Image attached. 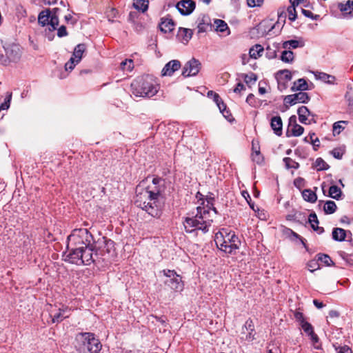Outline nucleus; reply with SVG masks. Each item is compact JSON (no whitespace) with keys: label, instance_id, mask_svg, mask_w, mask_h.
<instances>
[{"label":"nucleus","instance_id":"obj_1","mask_svg":"<svg viewBox=\"0 0 353 353\" xmlns=\"http://www.w3.org/2000/svg\"><path fill=\"white\" fill-rule=\"evenodd\" d=\"M68 245L74 244L77 247L66 256L65 261L76 265H90L95 263L92 245V236L87 229L75 230L68 237Z\"/></svg>","mask_w":353,"mask_h":353},{"label":"nucleus","instance_id":"obj_2","mask_svg":"<svg viewBox=\"0 0 353 353\" xmlns=\"http://www.w3.org/2000/svg\"><path fill=\"white\" fill-rule=\"evenodd\" d=\"M143 181L141 182L136 188L134 204L151 216L158 218L161 215L163 201H154L148 190L143 187Z\"/></svg>","mask_w":353,"mask_h":353},{"label":"nucleus","instance_id":"obj_3","mask_svg":"<svg viewBox=\"0 0 353 353\" xmlns=\"http://www.w3.org/2000/svg\"><path fill=\"white\" fill-rule=\"evenodd\" d=\"M158 89L154 78L150 74L137 77L131 83L132 93L135 97L150 98L157 93Z\"/></svg>","mask_w":353,"mask_h":353},{"label":"nucleus","instance_id":"obj_4","mask_svg":"<svg viewBox=\"0 0 353 353\" xmlns=\"http://www.w3.org/2000/svg\"><path fill=\"white\" fill-rule=\"evenodd\" d=\"M196 210L197 213L194 216L185 219L183 221L185 230L188 233H192L196 230H201L203 233H206L209 230L212 220L206 217L208 210L201 207H197Z\"/></svg>","mask_w":353,"mask_h":353},{"label":"nucleus","instance_id":"obj_5","mask_svg":"<svg viewBox=\"0 0 353 353\" xmlns=\"http://www.w3.org/2000/svg\"><path fill=\"white\" fill-rule=\"evenodd\" d=\"M74 346L77 353H99L102 347L99 339L90 332L79 333Z\"/></svg>","mask_w":353,"mask_h":353},{"label":"nucleus","instance_id":"obj_6","mask_svg":"<svg viewBox=\"0 0 353 353\" xmlns=\"http://www.w3.org/2000/svg\"><path fill=\"white\" fill-rule=\"evenodd\" d=\"M164 274L168 277L165 281V284L176 292L182 291L183 283L180 275L177 274L174 270H164Z\"/></svg>","mask_w":353,"mask_h":353},{"label":"nucleus","instance_id":"obj_7","mask_svg":"<svg viewBox=\"0 0 353 353\" xmlns=\"http://www.w3.org/2000/svg\"><path fill=\"white\" fill-rule=\"evenodd\" d=\"M163 182V180L161 178L156 176L152 179V184L145 188L152 195V199H154V201H163L162 193L164 191V185L161 184Z\"/></svg>","mask_w":353,"mask_h":353},{"label":"nucleus","instance_id":"obj_8","mask_svg":"<svg viewBox=\"0 0 353 353\" xmlns=\"http://www.w3.org/2000/svg\"><path fill=\"white\" fill-rule=\"evenodd\" d=\"M49 306L50 308L48 310L52 323H59L70 316V310L66 306L62 305L61 307H57L56 305L53 306L52 305Z\"/></svg>","mask_w":353,"mask_h":353},{"label":"nucleus","instance_id":"obj_9","mask_svg":"<svg viewBox=\"0 0 353 353\" xmlns=\"http://www.w3.org/2000/svg\"><path fill=\"white\" fill-rule=\"evenodd\" d=\"M201 68V62L195 58H192L184 65L181 74L184 77L196 76L199 72Z\"/></svg>","mask_w":353,"mask_h":353},{"label":"nucleus","instance_id":"obj_10","mask_svg":"<svg viewBox=\"0 0 353 353\" xmlns=\"http://www.w3.org/2000/svg\"><path fill=\"white\" fill-rule=\"evenodd\" d=\"M6 55L10 62L17 63L18 62L21 57V51L19 45L17 44H8L6 46H3Z\"/></svg>","mask_w":353,"mask_h":353},{"label":"nucleus","instance_id":"obj_11","mask_svg":"<svg viewBox=\"0 0 353 353\" xmlns=\"http://www.w3.org/2000/svg\"><path fill=\"white\" fill-rule=\"evenodd\" d=\"M196 7V3L193 0H181L179 1L176 8L181 14L187 16L190 14Z\"/></svg>","mask_w":353,"mask_h":353},{"label":"nucleus","instance_id":"obj_12","mask_svg":"<svg viewBox=\"0 0 353 353\" xmlns=\"http://www.w3.org/2000/svg\"><path fill=\"white\" fill-rule=\"evenodd\" d=\"M181 66L179 60L174 59L168 62L161 70L162 76L171 77L174 72L179 70Z\"/></svg>","mask_w":353,"mask_h":353},{"label":"nucleus","instance_id":"obj_13","mask_svg":"<svg viewBox=\"0 0 353 353\" xmlns=\"http://www.w3.org/2000/svg\"><path fill=\"white\" fill-rule=\"evenodd\" d=\"M215 242L216 246L221 250L226 253H232L233 252V249L232 248L230 242L228 241L226 236H223V235L221 233V236H219L218 234L216 235Z\"/></svg>","mask_w":353,"mask_h":353},{"label":"nucleus","instance_id":"obj_14","mask_svg":"<svg viewBox=\"0 0 353 353\" xmlns=\"http://www.w3.org/2000/svg\"><path fill=\"white\" fill-rule=\"evenodd\" d=\"M198 33H203L212 29L211 21L208 15L203 14L197 19Z\"/></svg>","mask_w":353,"mask_h":353},{"label":"nucleus","instance_id":"obj_15","mask_svg":"<svg viewBox=\"0 0 353 353\" xmlns=\"http://www.w3.org/2000/svg\"><path fill=\"white\" fill-rule=\"evenodd\" d=\"M270 126L276 135L281 136L283 132V122L280 116H275L271 119Z\"/></svg>","mask_w":353,"mask_h":353},{"label":"nucleus","instance_id":"obj_16","mask_svg":"<svg viewBox=\"0 0 353 353\" xmlns=\"http://www.w3.org/2000/svg\"><path fill=\"white\" fill-rule=\"evenodd\" d=\"M307 222L310 224L313 230L316 232L318 234H321L324 232V228L318 225L319 221L315 212H312L309 215L308 220L305 221L306 223Z\"/></svg>","mask_w":353,"mask_h":353},{"label":"nucleus","instance_id":"obj_17","mask_svg":"<svg viewBox=\"0 0 353 353\" xmlns=\"http://www.w3.org/2000/svg\"><path fill=\"white\" fill-rule=\"evenodd\" d=\"M174 22L172 19L162 18L159 23V28L165 33L172 32L174 28Z\"/></svg>","mask_w":353,"mask_h":353},{"label":"nucleus","instance_id":"obj_18","mask_svg":"<svg viewBox=\"0 0 353 353\" xmlns=\"http://www.w3.org/2000/svg\"><path fill=\"white\" fill-rule=\"evenodd\" d=\"M192 34L193 32L191 29L179 28L177 33V37L179 39H181L182 42L187 43L192 38Z\"/></svg>","mask_w":353,"mask_h":353},{"label":"nucleus","instance_id":"obj_19","mask_svg":"<svg viewBox=\"0 0 353 353\" xmlns=\"http://www.w3.org/2000/svg\"><path fill=\"white\" fill-rule=\"evenodd\" d=\"M309 90L308 84L306 80L303 78L299 79L294 81L293 85L291 87V91H305Z\"/></svg>","mask_w":353,"mask_h":353},{"label":"nucleus","instance_id":"obj_20","mask_svg":"<svg viewBox=\"0 0 353 353\" xmlns=\"http://www.w3.org/2000/svg\"><path fill=\"white\" fill-rule=\"evenodd\" d=\"M321 203H323V211L326 214H333L336 210V205L333 201H327L325 203L323 201H319V205H321Z\"/></svg>","mask_w":353,"mask_h":353},{"label":"nucleus","instance_id":"obj_21","mask_svg":"<svg viewBox=\"0 0 353 353\" xmlns=\"http://www.w3.org/2000/svg\"><path fill=\"white\" fill-rule=\"evenodd\" d=\"M346 230L340 228H334L332 230V239L336 241H343L346 237Z\"/></svg>","mask_w":353,"mask_h":353},{"label":"nucleus","instance_id":"obj_22","mask_svg":"<svg viewBox=\"0 0 353 353\" xmlns=\"http://www.w3.org/2000/svg\"><path fill=\"white\" fill-rule=\"evenodd\" d=\"M304 43L302 41L298 40H289L284 41L282 44V47L284 49H288L290 50L291 49H296L299 47H303Z\"/></svg>","mask_w":353,"mask_h":353},{"label":"nucleus","instance_id":"obj_23","mask_svg":"<svg viewBox=\"0 0 353 353\" xmlns=\"http://www.w3.org/2000/svg\"><path fill=\"white\" fill-rule=\"evenodd\" d=\"M51 12L49 9L41 11L38 17V22L42 26H45L46 25L49 23V19L50 17Z\"/></svg>","mask_w":353,"mask_h":353},{"label":"nucleus","instance_id":"obj_24","mask_svg":"<svg viewBox=\"0 0 353 353\" xmlns=\"http://www.w3.org/2000/svg\"><path fill=\"white\" fill-rule=\"evenodd\" d=\"M303 199L310 203H315L317 200V196L314 192L310 189H305L302 192Z\"/></svg>","mask_w":353,"mask_h":353},{"label":"nucleus","instance_id":"obj_25","mask_svg":"<svg viewBox=\"0 0 353 353\" xmlns=\"http://www.w3.org/2000/svg\"><path fill=\"white\" fill-rule=\"evenodd\" d=\"M149 5L148 0H133V7L142 12H145Z\"/></svg>","mask_w":353,"mask_h":353},{"label":"nucleus","instance_id":"obj_26","mask_svg":"<svg viewBox=\"0 0 353 353\" xmlns=\"http://www.w3.org/2000/svg\"><path fill=\"white\" fill-rule=\"evenodd\" d=\"M85 45L81 44V43L78 44L75 47L72 57L74 58L76 63H79L81 61V59L82 58L83 53L85 51Z\"/></svg>","mask_w":353,"mask_h":353},{"label":"nucleus","instance_id":"obj_27","mask_svg":"<svg viewBox=\"0 0 353 353\" xmlns=\"http://www.w3.org/2000/svg\"><path fill=\"white\" fill-rule=\"evenodd\" d=\"M280 59L284 63H292L294 59V52L288 49H285V50L281 52Z\"/></svg>","mask_w":353,"mask_h":353},{"label":"nucleus","instance_id":"obj_28","mask_svg":"<svg viewBox=\"0 0 353 353\" xmlns=\"http://www.w3.org/2000/svg\"><path fill=\"white\" fill-rule=\"evenodd\" d=\"M264 49L263 47L260 44H256L250 48L249 54L250 57L254 59H257L261 57Z\"/></svg>","mask_w":353,"mask_h":353},{"label":"nucleus","instance_id":"obj_29","mask_svg":"<svg viewBox=\"0 0 353 353\" xmlns=\"http://www.w3.org/2000/svg\"><path fill=\"white\" fill-rule=\"evenodd\" d=\"M245 327L248 331H249V333L247 336V339L250 341L254 340V325L253 321L251 319H248L245 323Z\"/></svg>","mask_w":353,"mask_h":353},{"label":"nucleus","instance_id":"obj_30","mask_svg":"<svg viewBox=\"0 0 353 353\" xmlns=\"http://www.w3.org/2000/svg\"><path fill=\"white\" fill-rule=\"evenodd\" d=\"M316 263H322L323 265H334L330 256L326 254H318L316 256Z\"/></svg>","mask_w":353,"mask_h":353},{"label":"nucleus","instance_id":"obj_31","mask_svg":"<svg viewBox=\"0 0 353 353\" xmlns=\"http://www.w3.org/2000/svg\"><path fill=\"white\" fill-rule=\"evenodd\" d=\"M293 96L294 97V98L295 99L296 103H307L310 99V97L308 95V94L303 91H300L298 93L293 94Z\"/></svg>","mask_w":353,"mask_h":353},{"label":"nucleus","instance_id":"obj_32","mask_svg":"<svg viewBox=\"0 0 353 353\" xmlns=\"http://www.w3.org/2000/svg\"><path fill=\"white\" fill-rule=\"evenodd\" d=\"M225 236L228 239V241L230 242L231 245H232V248L233 249V250L239 248V245L241 243L240 241L239 240L238 236L234 234V232H230L227 234Z\"/></svg>","mask_w":353,"mask_h":353},{"label":"nucleus","instance_id":"obj_33","mask_svg":"<svg viewBox=\"0 0 353 353\" xmlns=\"http://www.w3.org/2000/svg\"><path fill=\"white\" fill-rule=\"evenodd\" d=\"M314 75L317 79H320V80L323 81V82L328 83H332L335 80V77L334 76L330 75L325 72H316L314 74Z\"/></svg>","mask_w":353,"mask_h":353},{"label":"nucleus","instance_id":"obj_34","mask_svg":"<svg viewBox=\"0 0 353 353\" xmlns=\"http://www.w3.org/2000/svg\"><path fill=\"white\" fill-rule=\"evenodd\" d=\"M292 127V128L291 129V134H289V130H288L286 132V136L288 137L290 136L299 137L304 132L303 127H302L301 125H300L297 123L293 124V125Z\"/></svg>","mask_w":353,"mask_h":353},{"label":"nucleus","instance_id":"obj_35","mask_svg":"<svg viewBox=\"0 0 353 353\" xmlns=\"http://www.w3.org/2000/svg\"><path fill=\"white\" fill-rule=\"evenodd\" d=\"M347 124V121H339L335 122L333 124V128H332L333 135L334 136L339 135L345 129V125Z\"/></svg>","mask_w":353,"mask_h":353},{"label":"nucleus","instance_id":"obj_36","mask_svg":"<svg viewBox=\"0 0 353 353\" xmlns=\"http://www.w3.org/2000/svg\"><path fill=\"white\" fill-rule=\"evenodd\" d=\"M341 190L335 185H331L329 189V196L336 200H339L341 196Z\"/></svg>","mask_w":353,"mask_h":353},{"label":"nucleus","instance_id":"obj_37","mask_svg":"<svg viewBox=\"0 0 353 353\" xmlns=\"http://www.w3.org/2000/svg\"><path fill=\"white\" fill-rule=\"evenodd\" d=\"M119 68L123 71L130 72L134 68V62L132 59H126L120 63Z\"/></svg>","mask_w":353,"mask_h":353},{"label":"nucleus","instance_id":"obj_38","mask_svg":"<svg viewBox=\"0 0 353 353\" xmlns=\"http://www.w3.org/2000/svg\"><path fill=\"white\" fill-rule=\"evenodd\" d=\"M336 353H353L352 349L346 345H341L338 343L332 344Z\"/></svg>","mask_w":353,"mask_h":353},{"label":"nucleus","instance_id":"obj_39","mask_svg":"<svg viewBox=\"0 0 353 353\" xmlns=\"http://www.w3.org/2000/svg\"><path fill=\"white\" fill-rule=\"evenodd\" d=\"M282 77L283 80L288 82L292 78V72L287 69L279 70L276 74V78Z\"/></svg>","mask_w":353,"mask_h":353},{"label":"nucleus","instance_id":"obj_40","mask_svg":"<svg viewBox=\"0 0 353 353\" xmlns=\"http://www.w3.org/2000/svg\"><path fill=\"white\" fill-rule=\"evenodd\" d=\"M314 166L319 171L327 170L330 168L329 165L322 158L320 157L316 159Z\"/></svg>","mask_w":353,"mask_h":353},{"label":"nucleus","instance_id":"obj_41","mask_svg":"<svg viewBox=\"0 0 353 353\" xmlns=\"http://www.w3.org/2000/svg\"><path fill=\"white\" fill-rule=\"evenodd\" d=\"M217 107L219 108L220 112L222 113L223 116L228 121H231L232 115L230 111L227 108L225 103L223 102V105L221 104H218Z\"/></svg>","mask_w":353,"mask_h":353},{"label":"nucleus","instance_id":"obj_42","mask_svg":"<svg viewBox=\"0 0 353 353\" xmlns=\"http://www.w3.org/2000/svg\"><path fill=\"white\" fill-rule=\"evenodd\" d=\"M285 168L287 169L294 168V169H298L299 168V163L293 159H292L290 157H285L283 159Z\"/></svg>","mask_w":353,"mask_h":353},{"label":"nucleus","instance_id":"obj_43","mask_svg":"<svg viewBox=\"0 0 353 353\" xmlns=\"http://www.w3.org/2000/svg\"><path fill=\"white\" fill-rule=\"evenodd\" d=\"M338 8L342 12H346L348 10L353 11V0H347L345 3H339Z\"/></svg>","mask_w":353,"mask_h":353},{"label":"nucleus","instance_id":"obj_44","mask_svg":"<svg viewBox=\"0 0 353 353\" xmlns=\"http://www.w3.org/2000/svg\"><path fill=\"white\" fill-rule=\"evenodd\" d=\"M214 23L216 25V30L220 32H225L228 29L227 23L221 19H215Z\"/></svg>","mask_w":353,"mask_h":353},{"label":"nucleus","instance_id":"obj_45","mask_svg":"<svg viewBox=\"0 0 353 353\" xmlns=\"http://www.w3.org/2000/svg\"><path fill=\"white\" fill-rule=\"evenodd\" d=\"M285 18H286V12L285 11V8H280L278 10V21L276 22V23L274 26H273L272 27V28H274L276 26V25L279 24L280 21H282V22H283L282 26H283V25L285 23Z\"/></svg>","mask_w":353,"mask_h":353},{"label":"nucleus","instance_id":"obj_46","mask_svg":"<svg viewBox=\"0 0 353 353\" xmlns=\"http://www.w3.org/2000/svg\"><path fill=\"white\" fill-rule=\"evenodd\" d=\"M243 79L247 84L254 83L257 81V75L253 72L243 74Z\"/></svg>","mask_w":353,"mask_h":353},{"label":"nucleus","instance_id":"obj_47","mask_svg":"<svg viewBox=\"0 0 353 353\" xmlns=\"http://www.w3.org/2000/svg\"><path fill=\"white\" fill-rule=\"evenodd\" d=\"M287 11L288 13L289 20H290L291 21H295L297 17L295 6L294 4H292L288 8Z\"/></svg>","mask_w":353,"mask_h":353},{"label":"nucleus","instance_id":"obj_48","mask_svg":"<svg viewBox=\"0 0 353 353\" xmlns=\"http://www.w3.org/2000/svg\"><path fill=\"white\" fill-rule=\"evenodd\" d=\"M302 329L303 330V331L309 336L310 334H311L312 332H314V329H313V327L312 325L308 323L307 321H304V322H302L301 323H300Z\"/></svg>","mask_w":353,"mask_h":353},{"label":"nucleus","instance_id":"obj_49","mask_svg":"<svg viewBox=\"0 0 353 353\" xmlns=\"http://www.w3.org/2000/svg\"><path fill=\"white\" fill-rule=\"evenodd\" d=\"M309 336L310 337V339L313 343L314 347L316 350H320L321 348V345H317V343L319 342V338L317 336V334H316L314 332L311 334H310Z\"/></svg>","mask_w":353,"mask_h":353},{"label":"nucleus","instance_id":"obj_50","mask_svg":"<svg viewBox=\"0 0 353 353\" xmlns=\"http://www.w3.org/2000/svg\"><path fill=\"white\" fill-rule=\"evenodd\" d=\"M314 136V132H310L308 137H310L311 143L313 145L314 150H317L318 148L320 146V141L318 138L314 139L313 137Z\"/></svg>","mask_w":353,"mask_h":353},{"label":"nucleus","instance_id":"obj_51","mask_svg":"<svg viewBox=\"0 0 353 353\" xmlns=\"http://www.w3.org/2000/svg\"><path fill=\"white\" fill-rule=\"evenodd\" d=\"M331 154L337 159H341L344 154V150L341 148H334L330 151Z\"/></svg>","mask_w":353,"mask_h":353},{"label":"nucleus","instance_id":"obj_52","mask_svg":"<svg viewBox=\"0 0 353 353\" xmlns=\"http://www.w3.org/2000/svg\"><path fill=\"white\" fill-rule=\"evenodd\" d=\"M52 27V30H55L59 25V18L57 15H51L49 19V23Z\"/></svg>","mask_w":353,"mask_h":353},{"label":"nucleus","instance_id":"obj_53","mask_svg":"<svg viewBox=\"0 0 353 353\" xmlns=\"http://www.w3.org/2000/svg\"><path fill=\"white\" fill-rule=\"evenodd\" d=\"M345 98L348 101L349 108L353 112V91L347 92Z\"/></svg>","mask_w":353,"mask_h":353},{"label":"nucleus","instance_id":"obj_54","mask_svg":"<svg viewBox=\"0 0 353 353\" xmlns=\"http://www.w3.org/2000/svg\"><path fill=\"white\" fill-rule=\"evenodd\" d=\"M294 97L293 96V94H289L285 96L283 99L285 105L289 104L290 105H294L296 104L295 99Z\"/></svg>","mask_w":353,"mask_h":353},{"label":"nucleus","instance_id":"obj_55","mask_svg":"<svg viewBox=\"0 0 353 353\" xmlns=\"http://www.w3.org/2000/svg\"><path fill=\"white\" fill-rule=\"evenodd\" d=\"M11 99V94H10L6 99L3 103L0 105V112L1 110H7L10 107V103Z\"/></svg>","mask_w":353,"mask_h":353},{"label":"nucleus","instance_id":"obj_56","mask_svg":"<svg viewBox=\"0 0 353 353\" xmlns=\"http://www.w3.org/2000/svg\"><path fill=\"white\" fill-rule=\"evenodd\" d=\"M74 58L71 57L70 60L65 64V70H72L73 68L75 66V64H77Z\"/></svg>","mask_w":353,"mask_h":353},{"label":"nucleus","instance_id":"obj_57","mask_svg":"<svg viewBox=\"0 0 353 353\" xmlns=\"http://www.w3.org/2000/svg\"><path fill=\"white\" fill-rule=\"evenodd\" d=\"M302 13L306 17H308V18H310L312 19H314V20H316L319 18V15L318 14H314L312 12H310V10H305V9H302Z\"/></svg>","mask_w":353,"mask_h":353},{"label":"nucleus","instance_id":"obj_58","mask_svg":"<svg viewBox=\"0 0 353 353\" xmlns=\"http://www.w3.org/2000/svg\"><path fill=\"white\" fill-rule=\"evenodd\" d=\"M294 185L296 188L301 190L305 185V180L301 177H298L294 180Z\"/></svg>","mask_w":353,"mask_h":353},{"label":"nucleus","instance_id":"obj_59","mask_svg":"<svg viewBox=\"0 0 353 353\" xmlns=\"http://www.w3.org/2000/svg\"><path fill=\"white\" fill-rule=\"evenodd\" d=\"M263 0H247V4L249 7L254 8L256 6H261Z\"/></svg>","mask_w":353,"mask_h":353},{"label":"nucleus","instance_id":"obj_60","mask_svg":"<svg viewBox=\"0 0 353 353\" xmlns=\"http://www.w3.org/2000/svg\"><path fill=\"white\" fill-rule=\"evenodd\" d=\"M266 57L268 59H274L276 57V52L275 50L271 49L270 46L266 48Z\"/></svg>","mask_w":353,"mask_h":353},{"label":"nucleus","instance_id":"obj_61","mask_svg":"<svg viewBox=\"0 0 353 353\" xmlns=\"http://www.w3.org/2000/svg\"><path fill=\"white\" fill-rule=\"evenodd\" d=\"M297 114L307 116L310 115L311 113L306 106H301L299 108V109L297 110Z\"/></svg>","mask_w":353,"mask_h":353},{"label":"nucleus","instance_id":"obj_62","mask_svg":"<svg viewBox=\"0 0 353 353\" xmlns=\"http://www.w3.org/2000/svg\"><path fill=\"white\" fill-rule=\"evenodd\" d=\"M295 319L299 322V323H301L302 322L305 321V319L304 318L303 314L301 312L296 311L294 314Z\"/></svg>","mask_w":353,"mask_h":353},{"label":"nucleus","instance_id":"obj_63","mask_svg":"<svg viewBox=\"0 0 353 353\" xmlns=\"http://www.w3.org/2000/svg\"><path fill=\"white\" fill-rule=\"evenodd\" d=\"M278 81V88L279 90L283 91L287 88V82L286 81H282L283 78L279 77L276 78Z\"/></svg>","mask_w":353,"mask_h":353},{"label":"nucleus","instance_id":"obj_64","mask_svg":"<svg viewBox=\"0 0 353 353\" xmlns=\"http://www.w3.org/2000/svg\"><path fill=\"white\" fill-rule=\"evenodd\" d=\"M68 35L66 28L64 26H61L57 30V36L59 37H63Z\"/></svg>","mask_w":353,"mask_h":353}]
</instances>
